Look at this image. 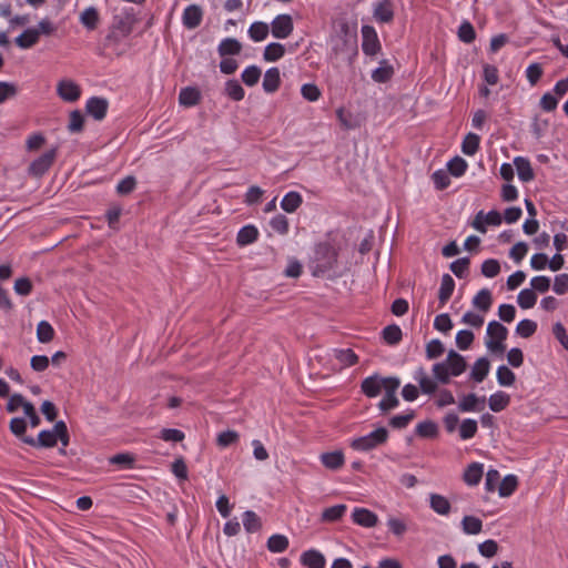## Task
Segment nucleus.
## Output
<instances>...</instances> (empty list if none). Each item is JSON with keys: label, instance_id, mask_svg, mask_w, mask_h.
<instances>
[{"label": "nucleus", "instance_id": "nucleus-1", "mask_svg": "<svg viewBox=\"0 0 568 568\" xmlns=\"http://www.w3.org/2000/svg\"><path fill=\"white\" fill-rule=\"evenodd\" d=\"M338 251L329 242L316 244L308 267L314 276H324L337 266Z\"/></svg>", "mask_w": 568, "mask_h": 568}, {"label": "nucleus", "instance_id": "nucleus-2", "mask_svg": "<svg viewBox=\"0 0 568 568\" xmlns=\"http://www.w3.org/2000/svg\"><path fill=\"white\" fill-rule=\"evenodd\" d=\"M61 442L63 447H67L70 442V435L67 427V424L63 420H59L54 424L51 430H42L38 435V438L33 437H22V442L32 447L37 448H51L54 447L58 443Z\"/></svg>", "mask_w": 568, "mask_h": 568}, {"label": "nucleus", "instance_id": "nucleus-3", "mask_svg": "<svg viewBox=\"0 0 568 568\" xmlns=\"http://www.w3.org/2000/svg\"><path fill=\"white\" fill-rule=\"evenodd\" d=\"M508 335V329L501 323L497 321H491L487 326V341L486 346L491 353L503 354L506 351V345L504 342L506 341Z\"/></svg>", "mask_w": 568, "mask_h": 568}, {"label": "nucleus", "instance_id": "nucleus-4", "mask_svg": "<svg viewBox=\"0 0 568 568\" xmlns=\"http://www.w3.org/2000/svg\"><path fill=\"white\" fill-rule=\"evenodd\" d=\"M387 439L388 430L385 427H379L366 436L353 439L351 447L355 450L368 452L385 444Z\"/></svg>", "mask_w": 568, "mask_h": 568}, {"label": "nucleus", "instance_id": "nucleus-5", "mask_svg": "<svg viewBox=\"0 0 568 568\" xmlns=\"http://www.w3.org/2000/svg\"><path fill=\"white\" fill-rule=\"evenodd\" d=\"M332 50L336 59L352 63L358 53L357 38H333Z\"/></svg>", "mask_w": 568, "mask_h": 568}, {"label": "nucleus", "instance_id": "nucleus-6", "mask_svg": "<svg viewBox=\"0 0 568 568\" xmlns=\"http://www.w3.org/2000/svg\"><path fill=\"white\" fill-rule=\"evenodd\" d=\"M58 155V149L52 148L34 159L28 166V174L32 178H42L53 165Z\"/></svg>", "mask_w": 568, "mask_h": 568}, {"label": "nucleus", "instance_id": "nucleus-7", "mask_svg": "<svg viewBox=\"0 0 568 568\" xmlns=\"http://www.w3.org/2000/svg\"><path fill=\"white\" fill-rule=\"evenodd\" d=\"M129 48L128 38H101L98 43L100 53L108 57H119Z\"/></svg>", "mask_w": 568, "mask_h": 568}, {"label": "nucleus", "instance_id": "nucleus-8", "mask_svg": "<svg viewBox=\"0 0 568 568\" xmlns=\"http://www.w3.org/2000/svg\"><path fill=\"white\" fill-rule=\"evenodd\" d=\"M387 382L388 377H382L379 374H374L362 381L361 390L365 396L373 398L378 396L382 389L385 390L387 388Z\"/></svg>", "mask_w": 568, "mask_h": 568}, {"label": "nucleus", "instance_id": "nucleus-9", "mask_svg": "<svg viewBox=\"0 0 568 568\" xmlns=\"http://www.w3.org/2000/svg\"><path fill=\"white\" fill-rule=\"evenodd\" d=\"M387 384L388 385L385 389V396L378 403V408L384 413L397 407L399 404V400L396 396V392L400 384L399 379L397 377L389 376Z\"/></svg>", "mask_w": 568, "mask_h": 568}, {"label": "nucleus", "instance_id": "nucleus-10", "mask_svg": "<svg viewBox=\"0 0 568 568\" xmlns=\"http://www.w3.org/2000/svg\"><path fill=\"white\" fill-rule=\"evenodd\" d=\"M138 19L132 7H123L114 14V26L123 33L133 31Z\"/></svg>", "mask_w": 568, "mask_h": 568}, {"label": "nucleus", "instance_id": "nucleus-11", "mask_svg": "<svg viewBox=\"0 0 568 568\" xmlns=\"http://www.w3.org/2000/svg\"><path fill=\"white\" fill-rule=\"evenodd\" d=\"M57 93L65 102H75L81 97V88L74 81L63 79L58 82Z\"/></svg>", "mask_w": 568, "mask_h": 568}, {"label": "nucleus", "instance_id": "nucleus-12", "mask_svg": "<svg viewBox=\"0 0 568 568\" xmlns=\"http://www.w3.org/2000/svg\"><path fill=\"white\" fill-rule=\"evenodd\" d=\"M109 102L104 98L92 97L87 101L85 111L94 120L101 121L105 118Z\"/></svg>", "mask_w": 568, "mask_h": 568}, {"label": "nucleus", "instance_id": "nucleus-13", "mask_svg": "<svg viewBox=\"0 0 568 568\" xmlns=\"http://www.w3.org/2000/svg\"><path fill=\"white\" fill-rule=\"evenodd\" d=\"M352 519L358 526L366 528L375 527L378 523L377 515L367 508H355L352 514Z\"/></svg>", "mask_w": 568, "mask_h": 568}, {"label": "nucleus", "instance_id": "nucleus-14", "mask_svg": "<svg viewBox=\"0 0 568 568\" xmlns=\"http://www.w3.org/2000/svg\"><path fill=\"white\" fill-rule=\"evenodd\" d=\"M301 564L307 568H325L326 560L318 550L308 549L301 555Z\"/></svg>", "mask_w": 568, "mask_h": 568}, {"label": "nucleus", "instance_id": "nucleus-15", "mask_svg": "<svg viewBox=\"0 0 568 568\" xmlns=\"http://www.w3.org/2000/svg\"><path fill=\"white\" fill-rule=\"evenodd\" d=\"M486 398L477 397L474 393L465 395L458 403L460 412H480L484 409Z\"/></svg>", "mask_w": 568, "mask_h": 568}, {"label": "nucleus", "instance_id": "nucleus-16", "mask_svg": "<svg viewBox=\"0 0 568 568\" xmlns=\"http://www.w3.org/2000/svg\"><path fill=\"white\" fill-rule=\"evenodd\" d=\"M293 31L292 18L287 14L276 17L272 22V36H290Z\"/></svg>", "mask_w": 568, "mask_h": 568}, {"label": "nucleus", "instance_id": "nucleus-17", "mask_svg": "<svg viewBox=\"0 0 568 568\" xmlns=\"http://www.w3.org/2000/svg\"><path fill=\"white\" fill-rule=\"evenodd\" d=\"M447 366L450 375L453 376H459L462 373L465 372L467 364L465 358L456 353L455 351H449L447 355Z\"/></svg>", "mask_w": 568, "mask_h": 568}, {"label": "nucleus", "instance_id": "nucleus-18", "mask_svg": "<svg viewBox=\"0 0 568 568\" xmlns=\"http://www.w3.org/2000/svg\"><path fill=\"white\" fill-rule=\"evenodd\" d=\"M201 101V92L194 87H186L180 91L179 102L183 106H194Z\"/></svg>", "mask_w": 568, "mask_h": 568}, {"label": "nucleus", "instance_id": "nucleus-19", "mask_svg": "<svg viewBox=\"0 0 568 568\" xmlns=\"http://www.w3.org/2000/svg\"><path fill=\"white\" fill-rule=\"evenodd\" d=\"M484 467L479 463H471L464 471L463 479L469 486L478 485L483 478Z\"/></svg>", "mask_w": 568, "mask_h": 568}, {"label": "nucleus", "instance_id": "nucleus-20", "mask_svg": "<svg viewBox=\"0 0 568 568\" xmlns=\"http://www.w3.org/2000/svg\"><path fill=\"white\" fill-rule=\"evenodd\" d=\"M394 75V68L387 60H382L379 67L372 72L373 81L377 83L388 82Z\"/></svg>", "mask_w": 568, "mask_h": 568}, {"label": "nucleus", "instance_id": "nucleus-21", "mask_svg": "<svg viewBox=\"0 0 568 568\" xmlns=\"http://www.w3.org/2000/svg\"><path fill=\"white\" fill-rule=\"evenodd\" d=\"M490 363L487 357L478 358L473 365L470 377L476 383H481L489 373Z\"/></svg>", "mask_w": 568, "mask_h": 568}, {"label": "nucleus", "instance_id": "nucleus-22", "mask_svg": "<svg viewBox=\"0 0 568 568\" xmlns=\"http://www.w3.org/2000/svg\"><path fill=\"white\" fill-rule=\"evenodd\" d=\"M281 84L280 71L277 68L268 69L263 79V89L267 93L275 92Z\"/></svg>", "mask_w": 568, "mask_h": 568}, {"label": "nucleus", "instance_id": "nucleus-23", "mask_svg": "<svg viewBox=\"0 0 568 568\" xmlns=\"http://www.w3.org/2000/svg\"><path fill=\"white\" fill-rule=\"evenodd\" d=\"M202 21V10L200 7L189 6L183 12V23L190 29L197 27Z\"/></svg>", "mask_w": 568, "mask_h": 568}, {"label": "nucleus", "instance_id": "nucleus-24", "mask_svg": "<svg viewBox=\"0 0 568 568\" xmlns=\"http://www.w3.org/2000/svg\"><path fill=\"white\" fill-rule=\"evenodd\" d=\"M303 203L302 195L296 191H291L284 195L281 201V207L287 213H294Z\"/></svg>", "mask_w": 568, "mask_h": 568}, {"label": "nucleus", "instance_id": "nucleus-25", "mask_svg": "<svg viewBox=\"0 0 568 568\" xmlns=\"http://www.w3.org/2000/svg\"><path fill=\"white\" fill-rule=\"evenodd\" d=\"M454 288V278L449 274H444L442 277V284L438 293V300L442 306L448 302V300L453 295Z\"/></svg>", "mask_w": 568, "mask_h": 568}, {"label": "nucleus", "instance_id": "nucleus-26", "mask_svg": "<svg viewBox=\"0 0 568 568\" xmlns=\"http://www.w3.org/2000/svg\"><path fill=\"white\" fill-rule=\"evenodd\" d=\"M321 460L326 468L336 470L344 465V454L341 450L324 453Z\"/></svg>", "mask_w": 568, "mask_h": 568}, {"label": "nucleus", "instance_id": "nucleus-27", "mask_svg": "<svg viewBox=\"0 0 568 568\" xmlns=\"http://www.w3.org/2000/svg\"><path fill=\"white\" fill-rule=\"evenodd\" d=\"M430 508L438 515L446 516L450 513L449 500L439 494H430L429 496Z\"/></svg>", "mask_w": 568, "mask_h": 568}, {"label": "nucleus", "instance_id": "nucleus-28", "mask_svg": "<svg viewBox=\"0 0 568 568\" xmlns=\"http://www.w3.org/2000/svg\"><path fill=\"white\" fill-rule=\"evenodd\" d=\"M515 165L517 168L518 178L523 182H529V181L534 180V178H535L534 170L531 168L530 162L527 159L520 158V156L516 158Z\"/></svg>", "mask_w": 568, "mask_h": 568}, {"label": "nucleus", "instance_id": "nucleus-29", "mask_svg": "<svg viewBox=\"0 0 568 568\" xmlns=\"http://www.w3.org/2000/svg\"><path fill=\"white\" fill-rule=\"evenodd\" d=\"M258 231L254 225L243 226L236 236V242L240 246L248 245L257 240Z\"/></svg>", "mask_w": 568, "mask_h": 568}, {"label": "nucleus", "instance_id": "nucleus-30", "mask_svg": "<svg viewBox=\"0 0 568 568\" xmlns=\"http://www.w3.org/2000/svg\"><path fill=\"white\" fill-rule=\"evenodd\" d=\"M80 21L87 28L88 32L94 31L99 23V13H98L97 9L93 7L87 8L80 14Z\"/></svg>", "mask_w": 568, "mask_h": 568}, {"label": "nucleus", "instance_id": "nucleus-31", "mask_svg": "<svg viewBox=\"0 0 568 568\" xmlns=\"http://www.w3.org/2000/svg\"><path fill=\"white\" fill-rule=\"evenodd\" d=\"M510 403V396L501 390L490 395L488 399L489 408L493 412L504 410Z\"/></svg>", "mask_w": 568, "mask_h": 568}, {"label": "nucleus", "instance_id": "nucleus-32", "mask_svg": "<svg viewBox=\"0 0 568 568\" xmlns=\"http://www.w3.org/2000/svg\"><path fill=\"white\" fill-rule=\"evenodd\" d=\"M241 50L242 44L234 38H226L219 45V53L222 57L236 55Z\"/></svg>", "mask_w": 568, "mask_h": 568}, {"label": "nucleus", "instance_id": "nucleus-33", "mask_svg": "<svg viewBox=\"0 0 568 568\" xmlns=\"http://www.w3.org/2000/svg\"><path fill=\"white\" fill-rule=\"evenodd\" d=\"M346 509L343 504L325 508L321 515V520L324 523L337 521L344 516Z\"/></svg>", "mask_w": 568, "mask_h": 568}, {"label": "nucleus", "instance_id": "nucleus-34", "mask_svg": "<svg viewBox=\"0 0 568 568\" xmlns=\"http://www.w3.org/2000/svg\"><path fill=\"white\" fill-rule=\"evenodd\" d=\"M383 339L388 345H396L402 341L403 333L398 325H387L382 332Z\"/></svg>", "mask_w": 568, "mask_h": 568}, {"label": "nucleus", "instance_id": "nucleus-35", "mask_svg": "<svg viewBox=\"0 0 568 568\" xmlns=\"http://www.w3.org/2000/svg\"><path fill=\"white\" fill-rule=\"evenodd\" d=\"M288 539L284 535H272L267 540V549L271 552H283L288 548Z\"/></svg>", "mask_w": 568, "mask_h": 568}, {"label": "nucleus", "instance_id": "nucleus-36", "mask_svg": "<svg viewBox=\"0 0 568 568\" xmlns=\"http://www.w3.org/2000/svg\"><path fill=\"white\" fill-rule=\"evenodd\" d=\"M493 303L491 293L488 288L480 290L473 300L475 307L483 312H487Z\"/></svg>", "mask_w": 568, "mask_h": 568}, {"label": "nucleus", "instance_id": "nucleus-37", "mask_svg": "<svg viewBox=\"0 0 568 568\" xmlns=\"http://www.w3.org/2000/svg\"><path fill=\"white\" fill-rule=\"evenodd\" d=\"M416 434L423 438H435L438 435V426L433 420H425L416 426Z\"/></svg>", "mask_w": 568, "mask_h": 568}, {"label": "nucleus", "instance_id": "nucleus-38", "mask_svg": "<svg viewBox=\"0 0 568 568\" xmlns=\"http://www.w3.org/2000/svg\"><path fill=\"white\" fill-rule=\"evenodd\" d=\"M243 526L247 532H256L262 528L260 517L252 510H246L243 514Z\"/></svg>", "mask_w": 568, "mask_h": 568}, {"label": "nucleus", "instance_id": "nucleus-39", "mask_svg": "<svg viewBox=\"0 0 568 568\" xmlns=\"http://www.w3.org/2000/svg\"><path fill=\"white\" fill-rule=\"evenodd\" d=\"M463 530L468 535H477L483 529V521L475 516H465L462 520Z\"/></svg>", "mask_w": 568, "mask_h": 568}, {"label": "nucleus", "instance_id": "nucleus-40", "mask_svg": "<svg viewBox=\"0 0 568 568\" xmlns=\"http://www.w3.org/2000/svg\"><path fill=\"white\" fill-rule=\"evenodd\" d=\"M37 338L40 343H50L54 338V329L47 321H41L37 327Z\"/></svg>", "mask_w": 568, "mask_h": 568}, {"label": "nucleus", "instance_id": "nucleus-41", "mask_svg": "<svg viewBox=\"0 0 568 568\" xmlns=\"http://www.w3.org/2000/svg\"><path fill=\"white\" fill-rule=\"evenodd\" d=\"M480 138L475 133H468L462 144V151L466 155H474L479 149Z\"/></svg>", "mask_w": 568, "mask_h": 568}, {"label": "nucleus", "instance_id": "nucleus-42", "mask_svg": "<svg viewBox=\"0 0 568 568\" xmlns=\"http://www.w3.org/2000/svg\"><path fill=\"white\" fill-rule=\"evenodd\" d=\"M518 486V479L515 475H507L499 484V496L508 497L510 496Z\"/></svg>", "mask_w": 568, "mask_h": 568}, {"label": "nucleus", "instance_id": "nucleus-43", "mask_svg": "<svg viewBox=\"0 0 568 568\" xmlns=\"http://www.w3.org/2000/svg\"><path fill=\"white\" fill-rule=\"evenodd\" d=\"M225 93L233 101H241L244 98V89L237 80H229L225 83Z\"/></svg>", "mask_w": 568, "mask_h": 568}, {"label": "nucleus", "instance_id": "nucleus-44", "mask_svg": "<svg viewBox=\"0 0 568 568\" xmlns=\"http://www.w3.org/2000/svg\"><path fill=\"white\" fill-rule=\"evenodd\" d=\"M536 301L537 295L531 288L520 291L517 297L518 305L524 310L534 307Z\"/></svg>", "mask_w": 568, "mask_h": 568}, {"label": "nucleus", "instance_id": "nucleus-45", "mask_svg": "<svg viewBox=\"0 0 568 568\" xmlns=\"http://www.w3.org/2000/svg\"><path fill=\"white\" fill-rule=\"evenodd\" d=\"M477 422L471 418L464 419L459 426V437L464 440L473 438L477 433Z\"/></svg>", "mask_w": 568, "mask_h": 568}, {"label": "nucleus", "instance_id": "nucleus-46", "mask_svg": "<svg viewBox=\"0 0 568 568\" xmlns=\"http://www.w3.org/2000/svg\"><path fill=\"white\" fill-rule=\"evenodd\" d=\"M335 357L344 366H353L358 363V356L351 348L336 349Z\"/></svg>", "mask_w": 568, "mask_h": 568}, {"label": "nucleus", "instance_id": "nucleus-47", "mask_svg": "<svg viewBox=\"0 0 568 568\" xmlns=\"http://www.w3.org/2000/svg\"><path fill=\"white\" fill-rule=\"evenodd\" d=\"M84 116L80 110H73L69 116L68 130L71 133H79L83 131Z\"/></svg>", "mask_w": 568, "mask_h": 568}, {"label": "nucleus", "instance_id": "nucleus-48", "mask_svg": "<svg viewBox=\"0 0 568 568\" xmlns=\"http://www.w3.org/2000/svg\"><path fill=\"white\" fill-rule=\"evenodd\" d=\"M447 169L449 174L459 178L466 172L467 162L460 156H455L447 163Z\"/></svg>", "mask_w": 568, "mask_h": 568}, {"label": "nucleus", "instance_id": "nucleus-49", "mask_svg": "<svg viewBox=\"0 0 568 568\" xmlns=\"http://www.w3.org/2000/svg\"><path fill=\"white\" fill-rule=\"evenodd\" d=\"M374 17L377 21L388 22L393 18V10L388 2H379L374 9Z\"/></svg>", "mask_w": 568, "mask_h": 568}, {"label": "nucleus", "instance_id": "nucleus-50", "mask_svg": "<svg viewBox=\"0 0 568 568\" xmlns=\"http://www.w3.org/2000/svg\"><path fill=\"white\" fill-rule=\"evenodd\" d=\"M418 382L422 393L424 394H433L437 389V384L430 377H428L423 368H419L417 372Z\"/></svg>", "mask_w": 568, "mask_h": 568}, {"label": "nucleus", "instance_id": "nucleus-51", "mask_svg": "<svg viewBox=\"0 0 568 568\" xmlns=\"http://www.w3.org/2000/svg\"><path fill=\"white\" fill-rule=\"evenodd\" d=\"M52 32H54L52 22L49 20H42L39 22L38 28L27 29L20 36H41L50 34Z\"/></svg>", "mask_w": 568, "mask_h": 568}, {"label": "nucleus", "instance_id": "nucleus-52", "mask_svg": "<svg viewBox=\"0 0 568 568\" xmlns=\"http://www.w3.org/2000/svg\"><path fill=\"white\" fill-rule=\"evenodd\" d=\"M285 53V48L281 43H270L264 50V59L266 61H276Z\"/></svg>", "mask_w": 568, "mask_h": 568}, {"label": "nucleus", "instance_id": "nucleus-53", "mask_svg": "<svg viewBox=\"0 0 568 568\" xmlns=\"http://www.w3.org/2000/svg\"><path fill=\"white\" fill-rule=\"evenodd\" d=\"M497 381L501 386H511L516 381V376L509 367L501 365L497 369Z\"/></svg>", "mask_w": 568, "mask_h": 568}, {"label": "nucleus", "instance_id": "nucleus-54", "mask_svg": "<svg viewBox=\"0 0 568 568\" xmlns=\"http://www.w3.org/2000/svg\"><path fill=\"white\" fill-rule=\"evenodd\" d=\"M337 119L341 123V126L345 130L355 129L358 124L354 120L351 112L346 111L344 108H338L336 110Z\"/></svg>", "mask_w": 568, "mask_h": 568}, {"label": "nucleus", "instance_id": "nucleus-55", "mask_svg": "<svg viewBox=\"0 0 568 568\" xmlns=\"http://www.w3.org/2000/svg\"><path fill=\"white\" fill-rule=\"evenodd\" d=\"M537 331L536 322L531 320H523L517 324L516 332L524 338L532 336Z\"/></svg>", "mask_w": 568, "mask_h": 568}, {"label": "nucleus", "instance_id": "nucleus-56", "mask_svg": "<svg viewBox=\"0 0 568 568\" xmlns=\"http://www.w3.org/2000/svg\"><path fill=\"white\" fill-rule=\"evenodd\" d=\"M260 77L261 69L255 65L247 67L242 73V80L248 87L255 85L258 82Z\"/></svg>", "mask_w": 568, "mask_h": 568}, {"label": "nucleus", "instance_id": "nucleus-57", "mask_svg": "<svg viewBox=\"0 0 568 568\" xmlns=\"http://www.w3.org/2000/svg\"><path fill=\"white\" fill-rule=\"evenodd\" d=\"M474 333L469 329H462L456 335V344L459 349H468L474 342Z\"/></svg>", "mask_w": 568, "mask_h": 568}, {"label": "nucleus", "instance_id": "nucleus-58", "mask_svg": "<svg viewBox=\"0 0 568 568\" xmlns=\"http://www.w3.org/2000/svg\"><path fill=\"white\" fill-rule=\"evenodd\" d=\"M362 49L366 55L374 57L382 50V45L378 38H363Z\"/></svg>", "mask_w": 568, "mask_h": 568}, {"label": "nucleus", "instance_id": "nucleus-59", "mask_svg": "<svg viewBox=\"0 0 568 568\" xmlns=\"http://www.w3.org/2000/svg\"><path fill=\"white\" fill-rule=\"evenodd\" d=\"M500 272V264L495 258H489L481 264V274L486 277H495Z\"/></svg>", "mask_w": 568, "mask_h": 568}, {"label": "nucleus", "instance_id": "nucleus-60", "mask_svg": "<svg viewBox=\"0 0 568 568\" xmlns=\"http://www.w3.org/2000/svg\"><path fill=\"white\" fill-rule=\"evenodd\" d=\"M470 261L468 257H462L456 261H454L450 264L452 272L459 278L465 277L468 268H469Z\"/></svg>", "mask_w": 568, "mask_h": 568}, {"label": "nucleus", "instance_id": "nucleus-61", "mask_svg": "<svg viewBox=\"0 0 568 568\" xmlns=\"http://www.w3.org/2000/svg\"><path fill=\"white\" fill-rule=\"evenodd\" d=\"M271 227L278 234H286L288 232V220L283 214L275 215L271 222Z\"/></svg>", "mask_w": 568, "mask_h": 568}, {"label": "nucleus", "instance_id": "nucleus-62", "mask_svg": "<svg viewBox=\"0 0 568 568\" xmlns=\"http://www.w3.org/2000/svg\"><path fill=\"white\" fill-rule=\"evenodd\" d=\"M432 179L437 190H445L450 184L449 173L445 170L435 171Z\"/></svg>", "mask_w": 568, "mask_h": 568}, {"label": "nucleus", "instance_id": "nucleus-63", "mask_svg": "<svg viewBox=\"0 0 568 568\" xmlns=\"http://www.w3.org/2000/svg\"><path fill=\"white\" fill-rule=\"evenodd\" d=\"M414 417L415 413L413 410L404 415H396L389 419V425L393 428L402 429L405 428Z\"/></svg>", "mask_w": 568, "mask_h": 568}, {"label": "nucleus", "instance_id": "nucleus-64", "mask_svg": "<svg viewBox=\"0 0 568 568\" xmlns=\"http://www.w3.org/2000/svg\"><path fill=\"white\" fill-rule=\"evenodd\" d=\"M552 290L558 295H564L568 292V274L562 273L555 277Z\"/></svg>", "mask_w": 568, "mask_h": 568}]
</instances>
